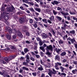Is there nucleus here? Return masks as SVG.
I'll return each instance as SVG.
<instances>
[{
  "label": "nucleus",
  "instance_id": "16",
  "mask_svg": "<svg viewBox=\"0 0 77 77\" xmlns=\"http://www.w3.org/2000/svg\"><path fill=\"white\" fill-rule=\"evenodd\" d=\"M65 55H66V52H63L60 54L61 56H64Z\"/></svg>",
  "mask_w": 77,
  "mask_h": 77
},
{
  "label": "nucleus",
  "instance_id": "3",
  "mask_svg": "<svg viewBox=\"0 0 77 77\" xmlns=\"http://www.w3.org/2000/svg\"><path fill=\"white\" fill-rule=\"evenodd\" d=\"M53 71H52L50 70V69H49V73H48V74L49 75L50 77H51V75L52 74H56V71L54 69H52Z\"/></svg>",
  "mask_w": 77,
  "mask_h": 77
},
{
  "label": "nucleus",
  "instance_id": "62",
  "mask_svg": "<svg viewBox=\"0 0 77 77\" xmlns=\"http://www.w3.org/2000/svg\"><path fill=\"white\" fill-rule=\"evenodd\" d=\"M6 24H7V25H9L10 24H9V22H6Z\"/></svg>",
  "mask_w": 77,
  "mask_h": 77
},
{
  "label": "nucleus",
  "instance_id": "60",
  "mask_svg": "<svg viewBox=\"0 0 77 77\" xmlns=\"http://www.w3.org/2000/svg\"><path fill=\"white\" fill-rule=\"evenodd\" d=\"M23 2H25V3H26L28 0H23Z\"/></svg>",
  "mask_w": 77,
  "mask_h": 77
},
{
  "label": "nucleus",
  "instance_id": "25",
  "mask_svg": "<svg viewBox=\"0 0 77 77\" xmlns=\"http://www.w3.org/2000/svg\"><path fill=\"white\" fill-rule=\"evenodd\" d=\"M42 44H43V43L42 42V40L40 41V42H39V45H40V46H41V45H42Z\"/></svg>",
  "mask_w": 77,
  "mask_h": 77
},
{
  "label": "nucleus",
  "instance_id": "12",
  "mask_svg": "<svg viewBox=\"0 0 77 77\" xmlns=\"http://www.w3.org/2000/svg\"><path fill=\"white\" fill-rule=\"evenodd\" d=\"M55 60H59L60 59V57L58 55H57L55 56Z\"/></svg>",
  "mask_w": 77,
  "mask_h": 77
},
{
  "label": "nucleus",
  "instance_id": "35",
  "mask_svg": "<svg viewBox=\"0 0 77 77\" xmlns=\"http://www.w3.org/2000/svg\"><path fill=\"white\" fill-rule=\"evenodd\" d=\"M61 75H63L65 77V76H66V74L65 73H61Z\"/></svg>",
  "mask_w": 77,
  "mask_h": 77
},
{
  "label": "nucleus",
  "instance_id": "46",
  "mask_svg": "<svg viewBox=\"0 0 77 77\" xmlns=\"http://www.w3.org/2000/svg\"><path fill=\"white\" fill-rule=\"evenodd\" d=\"M66 32L67 33L68 35H70V36L71 35V34H70V33H69V32H68V31H66Z\"/></svg>",
  "mask_w": 77,
  "mask_h": 77
},
{
  "label": "nucleus",
  "instance_id": "18",
  "mask_svg": "<svg viewBox=\"0 0 77 77\" xmlns=\"http://www.w3.org/2000/svg\"><path fill=\"white\" fill-rule=\"evenodd\" d=\"M7 38L8 40H11V36L10 35H7Z\"/></svg>",
  "mask_w": 77,
  "mask_h": 77
},
{
  "label": "nucleus",
  "instance_id": "48",
  "mask_svg": "<svg viewBox=\"0 0 77 77\" xmlns=\"http://www.w3.org/2000/svg\"><path fill=\"white\" fill-rule=\"evenodd\" d=\"M48 35H49V36H50V37H52V35H51V33L49 32Z\"/></svg>",
  "mask_w": 77,
  "mask_h": 77
},
{
  "label": "nucleus",
  "instance_id": "45",
  "mask_svg": "<svg viewBox=\"0 0 77 77\" xmlns=\"http://www.w3.org/2000/svg\"><path fill=\"white\" fill-rule=\"evenodd\" d=\"M37 41H42L41 40V39L39 38H37Z\"/></svg>",
  "mask_w": 77,
  "mask_h": 77
},
{
  "label": "nucleus",
  "instance_id": "37",
  "mask_svg": "<svg viewBox=\"0 0 77 77\" xmlns=\"http://www.w3.org/2000/svg\"><path fill=\"white\" fill-rule=\"evenodd\" d=\"M35 1L37 2V3H39V2H42V0H35Z\"/></svg>",
  "mask_w": 77,
  "mask_h": 77
},
{
  "label": "nucleus",
  "instance_id": "42",
  "mask_svg": "<svg viewBox=\"0 0 77 77\" xmlns=\"http://www.w3.org/2000/svg\"><path fill=\"white\" fill-rule=\"evenodd\" d=\"M63 24H64L63 27L64 28H65V27H67V25H66V23H64Z\"/></svg>",
  "mask_w": 77,
  "mask_h": 77
},
{
  "label": "nucleus",
  "instance_id": "43",
  "mask_svg": "<svg viewBox=\"0 0 77 77\" xmlns=\"http://www.w3.org/2000/svg\"><path fill=\"white\" fill-rule=\"evenodd\" d=\"M25 42L26 44H30V42L28 40L25 41Z\"/></svg>",
  "mask_w": 77,
  "mask_h": 77
},
{
  "label": "nucleus",
  "instance_id": "54",
  "mask_svg": "<svg viewBox=\"0 0 77 77\" xmlns=\"http://www.w3.org/2000/svg\"><path fill=\"white\" fill-rule=\"evenodd\" d=\"M60 69H61V72H63V70H64V68H61Z\"/></svg>",
  "mask_w": 77,
  "mask_h": 77
},
{
  "label": "nucleus",
  "instance_id": "6",
  "mask_svg": "<svg viewBox=\"0 0 77 77\" xmlns=\"http://www.w3.org/2000/svg\"><path fill=\"white\" fill-rule=\"evenodd\" d=\"M46 52L45 53V54L48 55V57H51V53L49 52V51H48V49H46Z\"/></svg>",
  "mask_w": 77,
  "mask_h": 77
},
{
  "label": "nucleus",
  "instance_id": "9",
  "mask_svg": "<svg viewBox=\"0 0 77 77\" xmlns=\"http://www.w3.org/2000/svg\"><path fill=\"white\" fill-rule=\"evenodd\" d=\"M42 38L43 39H45L47 38V34L45 33H43L42 36Z\"/></svg>",
  "mask_w": 77,
  "mask_h": 77
},
{
  "label": "nucleus",
  "instance_id": "57",
  "mask_svg": "<svg viewBox=\"0 0 77 77\" xmlns=\"http://www.w3.org/2000/svg\"><path fill=\"white\" fill-rule=\"evenodd\" d=\"M67 20H71V19L70 18V17L69 16L67 17Z\"/></svg>",
  "mask_w": 77,
  "mask_h": 77
},
{
  "label": "nucleus",
  "instance_id": "17",
  "mask_svg": "<svg viewBox=\"0 0 77 77\" xmlns=\"http://www.w3.org/2000/svg\"><path fill=\"white\" fill-rule=\"evenodd\" d=\"M40 49L43 52H45V49H44V48L43 47H40Z\"/></svg>",
  "mask_w": 77,
  "mask_h": 77
},
{
  "label": "nucleus",
  "instance_id": "8",
  "mask_svg": "<svg viewBox=\"0 0 77 77\" xmlns=\"http://www.w3.org/2000/svg\"><path fill=\"white\" fill-rule=\"evenodd\" d=\"M51 3L54 5H58V4H59V2H58L55 0L53 2H51Z\"/></svg>",
  "mask_w": 77,
  "mask_h": 77
},
{
  "label": "nucleus",
  "instance_id": "41",
  "mask_svg": "<svg viewBox=\"0 0 77 77\" xmlns=\"http://www.w3.org/2000/svg\"><path fill=\"white\" fill-rule=\"evenodd\" d=\"M23 69H25L26 71H29V69L27 68H23Z\"/></svg>",
  "mask_w": 77,
  "mask_h": 77
},
{
  "label": "nucleus",
  "instance_id": "19",
  "mask_svg": "<svg viewBox=\"0 0 77 77\" xmlns=\"http://www.w3.org/2000/svg\"><path fill=\"white\" fill-rule=\"evenodd\" d=\"M69 33H71V34H74V33H75V30H72V31H70Z\"/></svg>",
  "mask_w": 77,
  "mask_h": 77
},
{
  "label": "nucleus",
  "instance_id": "27",
  "mask_svg": "<svg viewBox=\"0 0 77 77\" xmlns=\"http://www.w3.org/2000/svg\"><path fill=\"white\" fill-rule=\"evenodd\" d=\"M57 10L58 11H62V8H60V7H57Z\"/></svg>",
  "mask_w": 77,
  "mask_h": 77
},
{
  "label": "nucleus",
  "instance_id": "11",
  "mask_svg": "<svg viewBox=\"0 0 77 77\" xmlns=\"http://www.w3.org/2000/svg\"><path fill=\"white\" fill-rule=\"evenodd\" d=\"M60 13L62 15H69V14H68V13H64L63 11H61Z\"/></svg>",
  "mask_w": 77,
  "mask_h": 77
},
{
  "label": "nucleus",
  "instance_id": "34",
  "mask_svg": "<svg viewBox=\"0 0 77 77\" xmlns=\"http://www.w3.org/2000/svg\"><path fill=\"white\" fill-rule=\"evenodd\" d=\"M15 34V35H13V38L14 39H15V38H16V37H17V36L16 35V34ZM16 34H17V33Z\"/></svg>",
  "mask_w": 77,
  "mask_h": 77
},
{
  "label": "nucleus",
  "instance_id": "21",
  "mask_svg": "<svg viewBox=\"0 0 77 77\" xmlns=\"http://www.w3.org/2000/svg\"><path fill=\"white\" fill-rule=\"evenodd\" d=\"M56 17L57 19H58V20L59 21H60L61 20H62V18H61V17L59 16H57Z\"/></svg>",
  "mask_w": 77,
  "mask_h": 77
},
{
  "label": "nucleus",
  "instance_id": "51",
  "mask_svg": "<svg viewBox=\"0 0 77 77\" xmlns=\"http://www.w3.org/2000/svg\"><path fill=\"white\" fill-rule=\"evenodd\" d=\"M0 74L1 75H5V74H4V73H2V72H1L0 71Z\"/></svg>",
  "mask_w": 77,
  "mask_h": 77
},
{
  "label": "nucleus",
  "instance_id": "36",
  "mask_svg": "<svg viewBox=\"0 0 77 77\" xmlns=\"http://www.w3.org/2000/svg\"><path fill=\"white\" fill-rule=\"evenodd\" d=\"M53 12L54 14V15H56L57 14V13L56 12V11H55L54 10H53Z\"/></svg>",
  "mask_w": 77,
  "mask_h": 77
},
{
  "label": "nucleus",
  "instance_id": "2",
  "mask_svg": "<svg viewBox=\"0 0 77 77\" xmlns=\"http://www.w3.org/2000/svg\"><path fill=\"white\" fill-rule=\"evenodd\" d=\"M16 56L17 55H14L10 56L8 57H5L4 58V60L7 63H8V62H10V61L11 60L14 59V58H15Z\"/></svg>",
  "mask_w": 77,
  "mask_h": 77
},
{
  "label": "nucleus",
  "instance_id": "58",
  "mask_svg": "<svg viewBox=\"0 0 77 77\" xmlns=\"http://www.w3.org/2000/svg\"><path fill=\"white\" fill-rule=\"evenodd\" d=\"M32 74L34 76H36V73L34 72V73H32Z\"/></svg>",
  "mask_w": 77,
  "mask_h": 77
},
{
  "label": "nucleus",
  "instance_id": "5",
  "mask_svg": "<svg viewBox=\"0 0 77 77\" xmlns=\"http://www.w3.org/2000/svg\"><path fill=\"white\" fill-rule=\"evenodd\" d=\"M14 9L15 8L13 7H9L7 8L8 11L9 12H12V11H13V10H14Z\"/></svg>",
  "mask_w": 77,
  "mask_h": 77
},
{
  "label": "nucleus",
  "instance_id": "44",
  "mask_svg": "<svg viewBox=\"0 0 77 77\" xmlns=\"http://www.w3.org/2000/svg\"><path fill=\"white\" fill-rule=\"evenodd\" d=\"M66 61H67V60L65 59H64L63 60H62V62L63 63L66 62Z\"/></svg>",
  "mask_w": 77,
  "mask_h": 77
},
{
  "label": "nucleus",
  "instance_id": "29",
  "mask_svg": "<svg viewBox=\"0 0 77 77\" xmlns=\"http://www.w3.org/2000/svg\"><path fill=\"white\" fill-rule=\"evenodd\" d=\"M29 63L26 62H23V65H28V63Z\"/></svg>",
  "mask_w": 77,
  "mask_h": 77
},
{
  "label": "nucleus",
  "instance_id": "56",
  "mask_svg": "<svg viewBox=\"0 0 77 77\" xmlns=\"http://www.w3.org/2000/svg\"><path fill=\"white\" fill-rule=\"evenodd\" d=\"M30 5L32 6H33V5H34V4H33V2H30Z\"/></svg>",
  "mask_w": 77,
  "mask_h": 77
},
{
  "label": "nucleus",
  "instance_id": "33",
  "mask_svg": "<svg viewBox=\"0 0 77 77\" xmlns=\"http://www.w3.org/2000/svg\"><path fill=\"white\" fill-rule=\"evenodd\" d=\"M10 47L11 48V49H15V48L14 46H12V45L10 46Z\"/></svg>",
  "mask_w": 77,
  "mask_h": 77
},
{
  "label": "nucleus",
  "instance_id": "28",
  "mask_svg": "<svg viewBox=\"0 0 77 77\" xmlns=\"http://www.w3.org/2000/svg\"><path fill=\"white\" fill-rule=\"evenodd\" d=\"M1 62L2 63H3V64H5L6 62L3 60H1Z\"/></svg>",
  "mask_w": 77,
  "mask_h": 77
},
{
  "label": "nucleus",
  "instance_id": "7",
  "mask_svg": "<svg viewBox=\"0 0 77 77\" xmlns=\"http://www.w3.org/2000/svg\"><path fill=\"white\" fill-rule=\"evenodd\" d=\"M26 62L27 63H29V61H30V59L29 58V55H26Z\"/></svg>",
  "mask_w": 77,
  "mask_h": 77
},
{
  "label": "nucleus",
  "instance_id": "13",
  "mask_svg": "<svg viewBox=\"0 0 77 77\" xmlns=\"http://www.w3.org/2000/svg\"><path fill=\"white\" fill-rule=\"evenodd\" d=\"M34 23V24L33 25L34 27L35 28H37V27H38V25H37V23H38L35 22Z\"/></svg>",
  "mask_w": 77,
  "mask_h": 77
},
{
  "label": "nucleus",
  "instance_id": "23",
  "mask_svg": "<svg viewBox=\"0 0 77 77\" xmlns=\"http://www.w3.org/2000/svg\"><path fill=\"white\" fill-rule=\"evenodd\" d=\"M28 9L29 11H31L32 12H35V11L34 10V9H33V8H29Z\"/></svg>",
  "mask_w": 77,
  "mask_h": 77
},
{
  "label": "nucleus",
  "instance_id": "59",
  "mask_svg": "<svg viewBox=\"0 0 77 77\" xmlns=\"http://www.w3.org/2000/svg\"><path fill=\"white\" fill-rule=\"evenodd\" d=\"M4 76H6V77H10V76L8 75H7L6 74H4Z\"/></svg>",
  "mask_w": 77,
  "mask_h": 77
},
{
  "label": "nucleus",
  "instance_id": "38",
  "mask_svg": "<svg viewBox=\"0 0 77 77\" xmlns=\"http://www.w3.org/2000/svg\"><path fill=\"white\" fill-rule=\"evenodd\" d=\"M35 15H36V16H37V17L38 16V15H39V13L35 11Z\"/></svg>",
  "mask_w": 77,
  "mask_h": 77
},
{
  "label": "nucleus",
  "instance_id": "20",
  "mask_svg": "<svg viewBox=\"0 0 77 77\" xmlns=\"http://www.w3.org/2000/svg\"><path fill=\"white\" fill-rule=\"evenodd\" d=\"M20 21L21 23H23V22H24V19L21 18L20 20Z\"/></svg>",
  "mask_w": 77,
  "mask_h": 77
},
{
  "label": "nucleus",
  "instance_id": "40",
  "mask_svg": "<svg viewBox=\"0 0 77 77\" xmlns=\"http://www.w3.org/2000/svg\"><path fill=\"white\" fill-rule=\"evenodd\" d=\"M57 35H60V36H62V35L61 34V33L60 32H57Z\"/></svg>",
  "mask_w": 77,
  "mask_h": 77
},
{
  "label": "nucleus",
  "instance_id": "24",
  "mask_svg": "<svg viewBox=\"0 0 77 77\" xmlns=\"http://www.w3.org/2000/svg\"><path fill=\"white\" fill-rule=\"evenodd\" d=\"M30 59L31 60H32L33 61H34L35 60V58L32 57H30Z\"/></svg>",
  "mask_w": 77,
  "mask_h": 77
},
{
  "label": "nucleus",
  "instance_id": "49",
  "mask_svg": "<svg viewBox=\"0 0 77 77\" xmlns=\"http://www.w3.org/2000/svg\"><path fill=\"white\" fill-rule=\"evenodd\" d=\"M26 35L27 36H29V33L28 32H26Z\"/></svg>",
  "mask_w": 77,
  "mask_h": 77
},
{
  "label": "nucleus",
  "instance_id": "52",
  "mask_svg": "<svg viewBox=\"0 0 77 77\" xmlns=\"http://www.w3.org/2000/svg\"><path fill=\"white\" fill-rule=\"evenodd\" d=\"M50 20L52 21V20L54 19V17H51V18H49Z\"/></svg>",
  "mask_w": 77,
  "mask_h": 77
},
{
  "label": "nucleus",
  "instance_id": "14",
  "mask_svg": "<svg viewBox=\"0 0 77 77\" xmlns=\"http://www.w3.org/2000/svg\"><path fill=\"white\" fill-rule=\"evenodd\" d=\"M24 51L25 53H27L29 51V50L27 48H25L24 49Z\"/></svg>",
  "mask_w": 77,
  "mask_h": 77
},
{
  "label": "nucleus",
  "instance_id": "63",
  "mask_svg": "<svg viewBox=\"0 0 77 77\" xmlns=\"http://www.w3.org/2000/svg\"><path fill=\"white\" fill-rule=\"evenodd\" d=\"M74 64H75V65H77V61H74L73 62Z\"/></svg>",
  "mask_w": 77,
  "mask_h": 77
},
{
  "label": "nucleus",
  "instance_id": "31",
  "mask_svg": "<svg viewBox=\"0 0 77 77\" xmlns=\"http://www.w3.org/2000/svg\"><path fill=\"white\" fill-rule=\"evenodd\" d=\"M56 51L57 53H58V54H60V53H59V52L60 51V50H59V49H56Z\"/></svg>",
  "mask_w": 77,
  "mask_h": 77
},
{
  "label": "nucleus",
  "instance_id": "53",
  "mask_svg": "<svg viewBox=\"0 0 77 77\" xmlns=\"http://www.w3.org/2000/svg\"><path fill=\"white\" fill-rule=\"evenodd\" d=\"M47 45H46V44H44L43 45V47H44V48H45V47H47Z\"/></svg>",
  "mask_w": 77,
  "mask_h": 77
},
{
  "label": "nucleus",
  "instance_id": "26",
  "mask_svg": "<svg viewBox=\"0 0 77 77\" xmlns=\"http://www.w3.org/2000/svg\"><path fill=\"white\" fill-rule=\"evenodd\" d=\"M34 18L35 20L37 22H38V21H39V20L38 18H37V17H34Z\"/></svg>",
  "mask_w": 77,
  "mask_h": 77
},
{
  "label": "nucleus",
  "instance_id": "30",
  "mask_svg": "<svg viewBox=\"0 0 77 77\" xmlns=\"http://www.w3.org/2000/svg\"><path fill=\"white\" fill-rule=\"evenodd\" d=\"M59 44H62L63 43V41L62 40H60L59 41Z\"/></svg>",
  "mask_w": 77,
  "mask_h": 77
},
{
  "label": "nucleus",
  "instance_id": "22",
  "mask_svg": "<svg viewBox=\"0 0 77 77\" xmlns=\"http://www.w3.org/2000/svg\"><path fill=\"white\" fill-rule=\"evenodd\" d=\"M42 21L44 23H47V20H46V19H43L42 20Z\"/></svg>",
  "mask_w": 77,
  "mask_h": 77
},
{
  "label": "nucleus",
  "instance_id": "61",
  "mask_svg": "<svg viewBox=\"0 0 77 77\" xmlns=\"http://www.w3.org/2000/svg\"><path fill=\"white\" fill-rule=\"evenodd\" d=\"M15 25L12 24L11 25V27H12V28H14V27H15Z\"/></svg>",
  "mask_w": 77,
  "mask_h": 77
},
{
  "label": "nucleus",
  "instance_id": "10",
  "mask_svg": "<svg viewBox=\"0 0 77 77\" xmlns=\"http://www.w3.org/2000/svg\"><path fill=\"white\" fill-rule=\"evenodd\" d=\"M34 9L35 11H37V12H40L41 11V10L40 8H35Z\"/></svg>",
  "mask_w": 77,
  "mask_h": 77
},
{
  "label": "nucleus",
  "instance_id": "1",
  "mask_svg": "<svg viewBox=\"0 0 77 77\" xmlns=\"http://www.w3.org/2000/svg\"><path fill=\"white\" fill-rule=\"evenodd\" d=\"M6 29L7 30V32H8L10 33H13L14 34L17 33V35L20 38H23L22 34L21 33L20 31L18 30L17 28H15L14 29H12L11 30V28L9 27V26H6Z\"/></svg>",
  "mask_w": 77,
  "mask_h": 77
},
{
  "label": "nucleus",
  "instance_id": "50",
  "mask_svg": "<svg viewBox=\"0 0 77 77\" xmlns=\"http://www.w3.org/2000/svg\"><path fill=\"white\" fill-rule=\"evenodd\" d=\"M38 69H39L40 71H42L43 69L42 68H39Z\"/></svg>",
  "mask_w": 77,
  "mask_h": 77
},
{
  "label": "nucleus",
  "instance_id": "64",
  "mask_svg": "<svg viewBox=\"0 0 77 77\" xmlns=\"http://www.w3.org/2000/svg\"><path fill=\"white\" fill-rule=\"evenodd\" d=\"M75 47L76 48H77V44H75Z\"/></svg>",
  "mask_w": 77,
  "mask_h": 77
},
{
  "label": "nucleus",
  "instance_id": "32",
  "mask_svg": "<svg viewBox=\"0 0 77 77\" xmlns=\"http://www.w3.org/2000/svg\"><path fill=\"white\" fill-rule=\"evenodd\" d=\"M35 56L37 59H39L40 58V56L39 55H35Z\"/></svg>",
  "mask_w": 77,
  "mask_h": 77
},
{
  "label": "nucleus",
  "instance_id": "47",
  "mask_svg": "<svg viewBox=\"0 0 77 77\" xmlns=\"http://www.w3.org/2000/svg\"><path fill=\"white\" fill-rule=\"evenodd\" d=\"M48 23H49L50 24H51L52 23V22H51V20H48Z\"/></svg>",
  "mask_w": 77,
  "mask_h": 77
},
{
  "label": "nucleus",
  "instance_id": "15",
  "mask_svg": "<svg viewBox=\"0 0 77 77\" xmlns=\"http://www.w3.org/2000/svg\"><path fill=\"white\" fill-rule=\"evenodd\" d=\"M71 42L72 44H74V42H75V38H73L71 40Z\"/></svg>",
  "mask_w": 77,
  "mask_h": 77
},
{
  "label": "nucleus",
  "instance_id": "4",
  "mask_svg": "<svg viewBox=\"0 0 77 77\" xmlns=\"http://www.w3.org/2000/svg\"><path fill=\"white\" fill-rule=\"evenodd\" d=\"M53 47L51 45H49V46H46V49H48V50H50L51 51H53Z\"/></svg>",
  "mask_w": 77,
  "mask_h": 77
},
{
  "label": "nucleus",
  "instance_id": "39",
  "mask_svg": "<svg viewBox=\"0 0 77 77\" xmlns=\"http://www.w3.org/2000/svg\"><path fill=\"white\" fill-rule=\"evenodd\" d=\"M29 22L30 24L33 23V20L32 19H30Z\"/></svg>",
  "mask_w": 77,
  "mask_h": 77
},
{
  "label": "nucleus",
  "instance_id": "55",
  "mask_svg": "<svg viewBox=\"0 0 77 77\" xmlns=\"http://www.w3.org/2000/svg\"><path fill=\"white\" fill-rule=\"evenodd\" d=\"M23 70L20 69L19 71V72L20 73H22V72H23Z\"/></svg>",
  "mask_w": 77,
  "mask_h": 77
}]
</instances>
